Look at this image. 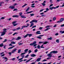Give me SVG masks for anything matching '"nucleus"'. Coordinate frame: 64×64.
I'll use <instances>...</instances> for the list:
<instances>
[{
  "label": "nucleus",
  "mask_w": 64,
  "mask_h": 64,
  "mask_svg": "<svg viewBox=\"0 0 64 64\" xmlns=\"http://www.w3.org/2000/svg\"><path fill=\"white\" fill-rule=\"evenodd\" d=\"M3 32H1L2 34L1 35V36H3L4 35H5L6 32H7V29L5 28H4L3 29Z\"/></svg>",
  "instance_id": "1"
},
{
  "label": "nucleus",
  "mask_w": 64,
  "mask_h": 64,
  "mask_svg": "<svg viewBox=\"0 0 64 64\" xmlns=\"http://www.w3.org/2000/svg\"><path fill=\"white\" fill-rule=\"evenodd\" d=\"M36 43V41H34V42L33 43L31 44H30V45L31 46H33V45L34 47H35V46H36L37 44H35Z\"/></svg>",
  "instance_id": "2"
},
{
  "label": "nucleus",
  "mask_w": 64,
  "mask_h": 64,
  "mask_svg": "<svg viewBox=\"0 0 64 64\" xmlns=\"http://www.w3.org/2000/svg\"><path fill=\"white\" fill-rule=\"evenodd\" d=\"M52 55H53V54L52 53H50V54H48L47 56H48V57H51L52 56Z\"/></svg>",
  "instance_id": "3"
},
{
  "label": "nucleus",
  "mask_w": 64,
  "mask_h": 64,
  "mask_svg": "<svg viewBox=\"0 0 64 64\" xmlns=\"http://www.w3.org/2000/svg\"><path fill=\"white\" fill-rule=\"evenodd\" d=\"M37 20H33L31 22H30V23H32L35 22V23H37Z\"/></svg>",
  "instance_id": "4"
},
{
  "label": "nucleus",
  "mask_w": 64,
  "mask_h": 64,
  "mask_svg": "<svg viewBox=\"0 0 64 64\" xmlns=\"http://www.w3.org/2000/svg\"><path fill=\"white\" fill-rule=\"evenodd\" d=\"M44 43V44H46L47 43H48V42H39V44H41V43Z\"/></svg>",
  "instance_id": "5"
},
{
  "label": "nucleus",
  "mask_w": 64,
  "mask_h": 64,
  "mask_svg": "<svg viewBox=\"0 0 64 64\" xmlns=\"http://www.w3.org/2000/svg\"><path fill=\"white\" fill-rule=\"evenodd\" d=\"M16 23V21H14L13 22L12 24L13 25H14V26H16V25L18 24H15V23Z\"/></svg>",
  "instance_id": "6"
},
{
  "label": "nucleus",
  "mask_w": 64,
  "mask_h": 64,
  "mask_svg": "<svg viewBox=\"0 0 64 64\" xmlns=\"http://www.w3.org/2000/svg\"><path fill=\"white\" fill-rule=\"evenodd\" d=\"M58 52V51H53L50 52V53H53L54 54H56V53H57Z\"/></svg>",
  "instance_id": "7"
},
{
  "label": "nucleus",
  "mask_w": 64,
  "mask_h": 64,
  "mask_svg": "<svg viewBox=\"0 0 64 64\" xmlns=\"http://www.w3.org/2000/svg\"><path fill=\"white\" fill-rule=\"evenodd\" d=\"M17 50L16 48H15L14 49V50L12 51V53H14L15 52H16V51H17Z\"/></svg>",
  "instance_id": "8"
},
{
  "label": "nucleus",
  "mask_w": 64,
  "mask_h": 64,
  "mask_svg": "<svg viewBox=\"0 0 64 64\" xmlns=\"http://www.w3.org/2000/svg\"><path fill=\"white\" fill-rule=\"evenodd\" d=\"M41 58H39L36 60V61L37 62H39L41 60Z\"/></svg>",
  "instance_id": "9"
},
{
  "label": "nucleus",
  "mask_w": 64,
  "mask_h": 64,
  "mask_svg": "<svg viewBox=\"0 0 64 64\" xmlns=\"http://www.w3.org/2000/svg\"><path fill=\"white\" fill-rule=\"evenodd\" d=\"M21 39V38L20 36H18V37L17 38H16V40H20V39Z\"/></svg>",
  "instance_id": "10"
},
{
  "label": "nucleus",
  "mask_w": 64,
  "mask_h": 64,
  "mask_svg": "<svg viewBox=\"0 0 64 64\" xmlns=\"http://www.w3.org/2000/svg\"><path fill=\"white\" fill-rule=\"evenodd\" d=\"M59 7V6H56V7H50L49 8H58V7Z\"/></svg>",
  "instance_id": "11"
},
{
  "label": "nucleus",
  "mask_w": 64,
  "mask_h": 64,
  "mask_svg": "<svg viewBox=\"0 0 64 64\" xmlns=\"http://www.w3.org/2000/svg\"><path fill=\"white\" fill-rule=\"evenodd\" d=\"M22 28L20 29H21V30L22 29H23L24 28V27H27V26H26L25 25L22 26Z\"/></svg>",
  "instance_id": "12"
},
{
  "label": "nucleus",
  "mask_w": 64,
  "mask_h": 64,
  "mask_svg": "<svg viewBox=\"0 0 64 64\" xmlns=\"http://www.w3.org/2000/svg\"><path fill=\"white\" fill-rule=\"evenodd\" d=\"M12 17H17V18H18L19 17V16L18 15H14L12 16Z\"/></svg>",
  "instance_id": "13"
},
{
  "label": "nucleus",
  "mask_w": 64,
  "mask_h": 64,
  "mask_svg": "<svg viewBox=\"0 0 64 64\" xmlns=\"http://www.w3.org/2000/svg\"><path fill=\"white\" fill-rule=\"evenodd\" d=\"M31 56L32 57H35L36 55L34 54H32L31 55Z\"/></svg>",
  "instance_id": "14"
},
{
  "label": "nucleus",
  "mask_w": 64,
  "mask_h": 64,
  "mask_svg": "<svg viewBox=\"0 0 64 64\" xmlns=\"http://www.w3.org/2000/svg\"><path fill=\"white\" fill-rule=\"evenodd\" d=\"M40 32V31H37L36 32V33L37 34H41V33Z\"/></svg>",
  "instance_id": "15"
},
{
  "label": "nucleus",
  "mask_w": 64,
  "mask_h": 64,
  "mask_svg": "<svg viewBox=\"0 0 64 64\" xmlns=\"http://www.w3.org/2000/svg\"><path fill=\"white\" fill-rule=\"evenodd\" d=\"M34 5H35L34 3V4H32L31 5L32 6H31V7H32V8H34V7H35V6H34Z\"/></svg>",
  "instance_id": "16"
},
{
  "label": "nucleus",
  "mask_w": 64,
  "mask_h": 64,
  "mask_svg": "<svg viewBox=\"0 0 64 64\" xmlns=\"http://www.w3.org/2000/svg\"><path fill=\"white\" fill-rule=\"evenodd\" d=\"M64 20V18H61L60 20V22H62V21H63Z\"/></svg>",
  "instance_id": "17"
},
{
  "label": "nucleus",
  "mask_w": 64,
  "mask_h": 64,
  "mask_svg": "<svg viewBox=\"0 0 64 64\" xmlns=\"http://www.w3.org/2000/svg\"><path fill=\"white\" fill-rule=\"evenodd\" d=\"M15 8V6H12L9 7V8Z\"/></svg>",
  "instance_id": "18"
},
{
  "label": "nucleus",
  "mask_w": 64,
  "mask_h": 64,
  "mask_svg": "<svg viewBox=\"0 0 64 64\" xmlns=\"http://www.w3.org/2000/svg\"><path fill=\"white\" fill-rule=\"evenodd\" d=\"M15 46H12L11 47H10L8 48V49H12V48H14V47H15Z\"/></svg>",
  "instance_id": "19"
},
{
  "label": "nucleus",
  "mask_w": 64,
  "mask_h": 64,
  "mask_svg": "<svg viewBox=\"0 0 64 64\" xmlns=\"http://www.w3.org/2000/svg\"><path fill=\"white\" fill-rule=\"evenodd\" d=\"M21 17L22 18H26V17L25 16H22Z\"/></svg>",
  "instance_id": "20"
},
{
  "label": "nucleus",
  "mask_w": 64,
  "mask_h": 64,
  "mask_svg": "<svg viewBox=\"0 0 64 64\" xmlns=\"http://www.w3.org/2000/svg\"><path fill=\"white\" fill-rule=\"evenodd\" d=\"M37 48H38V49H40V45L38 44L37 46Z\"/></svg>",
  "instance_id": "21"
},
{
  "label": "nucleus",
  "mask_w": 64,
  "mask_h": 64,
  "mask_svg": "<svg viewBox=\"0 0 64 64\" xmlns=\"http://www.w3.org/2000/svg\"><path fill=\"white\" fill-rule=\"evenodd\" d=\"M56 42L58 43H59V40L57 39L56 40Z\"/></svg>",
  "instance_id": "22"
},
{
  "label": "nucleus",
  "mask_w": 64,
  "mask_h": 64,
  "mask_svg": "<svg viewBox=\"0 0 64 64\" xmlns=\"http://www.w3.org/2000/svg\"><path fill=\"white\" fill-rule=\"evenodd\" d=\"M47 39L48 40H52V37H50V38H48Z\"/></svg>",
  "instance_id": "23"
},
{
  "label": "nucleus",
  "mask_w": 64,
  "mask_h": 64,
  "mask_svg": "<svg viewBox=\"0 0 64 64\" xmlns=\"http://www.w3.org/2000/svg\"><path fill=\"white\" fill-rule=\"evenodd\" d=\"M52 26L48 25L46 26V28H49V27H51Z\"/></svg>",
  "instance_id": "24"
},
{
  "label": "nucleus",
  "mask_w": 64,
  "mask_h": 64,
  "mask_svg": "<svg viewBox=\"0 0 64 64\" xmlns=\"http://www.w3.org/2000/svg\"><path fill=\"white\" fill-rule=\"evenodd\" d=\"M46 11H44V12L45 13V12H46L47 11H48V10H49L50 9H48V8H46Z\"/></svg>",
  "instance_id": "25"
},
{
  "label": "nucleus",
  "mask_w": 64,
  "mask_h": 64,
  "mask_svg": "<svg viewBox=\"0 0 64 64\" xmlns=\"http://www.w3.org/2000/svg\"><path fill=\"white\" fill-rule=\"evenodd\" d=\"M3 44L2 43L0 44V47H3Z\"/></svg>",
  "instance_id": "26"
},
{
  "label": "nucleus",
  "mask_w": 64,
  "mask_h": 64,
  "mask_svg": "<svg viewBox=\"0 0 64 64\" xmlns=\"http://www.w3.org/2000/svg\"><path fill=\"white\" fill-rule=\"evenodd\" d=\"M18 44L19 45H22V44H23V43H21L20 42H18Z\"/></svg>",
  "instance_id": "27"
},
{
  "label": "nucleus",
  "mask_w": 64,
  "mask_h": 64,
  "mask_svg": "<svg viewBox=\"0 0 64 64\" xmlns=\"http://www.w3.org/2000/svg\"><path fill=\"white\" fill-rule=\"evenodd\" d=\"M28 36H29V37H30L31 36H32V34H28Z\"/></svg>",
  "instance_id": "28"
},
{
  "label": "nucleus",
  "mask_w": 64,
  "mask_h": 64,
  "mask_svg": "<svg viewBox=\"0 0 64 64\" xmlns=\"http://www.w3.org/2000/svg\"><path fill=\"white\" fill-rule=\"evenodd\" d=\"M49 29H50V28H47L44 31H47L48 30H49Z\"/></svg>",
  "instance_id": "29"
},
{
  "label": "nucleus",
  "mask_w": 64,
  "mask_h": 64,
  "mask_svg": "<svg viewBox=\"0 0 64 64\" xmlns=\"http://www.w3.org/2000/svg\"><path fill=\"white\" fill-rule=\"evenodd\" d=\"M11 43L12 44H15L16 43L14 42H12Z\"/></svg>",
  "instance_id": "30"
},
{
  "label": "nucleus",
  "mask_w": 64,
  "mask_h": 64,
  "mask_svg": "<svg viewBox=\"0 0 64 64\" xmlns=\"http://www.w3.org/2000/svg\"><path fill=\"white\" fill-rule=\"evenodd\" d=\"M29 56V54H28L25 56V58H28V57Z\"/></svg>",
  "instance_id": "31"
},
{
  "label": "nucleus",
  "mask_w": 64,
  "mask_h": 64,
  "mask_svg": "<svg viewBox=\"0 0 64 64\" xmlns=\"http://www.w3.org/2000/svg\"><path fill=\"white\" fill-rule=\"evenodd\" d=\"M3 59H4L5 60H7V58L6 57H2Z\"/></svg>",
  "instance_id": "32"
},
{
  "label": "nucleus",
  "mask_w": 64,
  "mask_h": 64,
  "mask_svg": "<svg viewBox=\"0 0 64 64\" xmlns=\"http://www.w3.org/2000/svg\"><path fill=\"white\" fill-rule=\"evenodd\" d=\"M56 20V18L55 17H54L53 18V21H55V20Z\"/></svg>",
  "instance_id": "33"
},
{
  "label": "nucleus",
  "mask_w": 64,
  "mask_h": 64,
  "mask_svg": "<svg viewBox=\"0 0 64 64\" xmlns=\"http://www.w3.org/2000/svg\"><path fill=\"white\" fill-rule=\"evenodd\" d=\"M26 5H27V4H25L22 7V8H23V7H24L25 6H26Z\"/></svg>",
  "instance_id": "34"
},
{
  "label": "nucleus",
  "mask_w": 64,
  "mask_h": 64,
  "mask_svg": "<svg viewBox=\"0 0 64 64\" xmlns=\"http://www.w3.org/2000/svg\"><path fill=\"white\" fill-rule=\"evenodd\" d=\"M28 36V34H26V35H25L24 37V38H26V37H27Z\"/></svg>",
  "instance_id": "35"
},
{
  "label": "nucleus",
  "mask_w": 64,
  "mask_h": 64,
  "mask_svg": "<svg viewBox=\"0 0 64 64\" xmlns=\"http://www.w3.org/2000/svg\"><path fill=\"white\" fill-rule=\"evenodd\" d=\"M32 11H30V12H27L26 13V14H29V13H32Z\"/></svg>",
  "instance_id": "36"
},
{
  "label": "nucleus",
  "mask_w": 64,
  "mask_h": 64,
  "mask_svg": "<svg viewBox=\"0 0 64 64\" xmlns=\"http://www.w3.org/2000/svg\"><path fill=\"white\" fill-rule=\"evenodd\" d=\"M42 5L43 6H45L46 5V4H45L42 3Z\"/></svg>",
  "instance_id": "37"
},
{
  "label": "nucleus",
  "mask_w": 64,
  "mask_h": 64,
  "mask_svg": "<svg viewBox=\"0 0 64 64\" xmlns=\"http://www.w3.org/2000/svg\"><path fill=\"white\" fill-rule=\"evenodd\" d=\"M28 51V49H26L24 50V52H25L26 53V52H27Z\"/></svg>",
  "instance_id": "38"
},
{
  "label": "nucleus",
  "mask_w": 64,
  "mask_h": 64,
  "mask_svg": "<svg viewBox=\"0 0 64 64\" xmlns=\"http://www.w3.org/2000/svg\"><path fill=\"white\" fill-rule=\"evenodd\" d=\"M37 38H38L39 39H41L42 38L40 36H38L37 37Z\"/></svg>",
  "instance_id": "39"
},
{
  "label": "nucleus",
  "mask_w": 64,
  "mask_h": 64,
  "mask_svg": "<svg viewBox=\"0 0 64 64\" xmlns=\"http://www.w3.org/2000/svg\"><path fill=\"white\" fill-rule=\"evenodd\" d=\"M33 25H34V24L32 23L31 24V25L30 26V27H31L32 26H33Z\"/></svg>",
  "instance_id": "40"
},
{
  "label": "nucleus",
  "mask_w": 64,
  "mask_h": 64,
  "mask_svg": "<svg viewBox=\"0 0 64 64\" xmlns=\"http://www.w3.org/2000/svg\"><path fill=\"white\" fill-rule=\"evenodd\" d=\"M26 52H24L23 53H22L21 55H24V54H26Z\"/></svg>",
  "instance_id": "41"
},
{
  "label": "nucleus",
  "mask_w": 64,
  "mask_h": 64,
  "mask_svg": "<svg viewBox=\"0 0 64 64\" xmlns=\"http://www.w3.org/2000/svg\"><path fill=\"white\" fill-rule=\"evenodd\" d=\"M22 14H23V13H22V12L20 13H19L20 16H22L21 15H22Z\"/></svg>",
  "instance_id": "42"
},
{
  "label": "nucleus",
  "mask_w": 64,
  "mask_h": 64,
  "mask_svg": "<svg viewBox=\"0 0 64 64\" xmlns=\"http://www.w3.org/2000/svg\"><path fill=\"white\" fill-rule=\"evenodd\" d=\"M5 17H2L1 18H0V19H1L3 20V19H5Z\"/></svg>",
  "instance_id": "43"
},
{
  "label": "nucleus",
  "mask_w": 64,
  "mask_h": 64,
  "mask_svg": "<svg viewBox=\"0 0 64 64\" xmlns=\"http://www.w3.org/2000/svg\"><path fill=\"white\" fill-rule=\"evenodd\" d=\"M37 51H38V50H37V49H36L34 50V52L35 53L37 52Z\"/></svg>",
  "instance_id": "44"
},
{
  "label": "nucleus",
  "mask_w": 64,
  "mask_h": 64,
  "mask_svg": "<svg viewBox=\"0 0 64 64\" xmlns=\"http://www.w3.org/2000/svg\"><path fill=\"white\" fill-rule=\"evenodd\" d=\"M16 59V58H14L12 59V60H13V61H14V60H15Z\"/></svg>",
  "instance_id": "45"
},
{
  "label": "nucleus",
  "mask_w": 64,
  "mask_h": 64,
  "mask_svg": "<svg viewBox=\"0 0 64 64\" xmlns=\"http://www.w3.org/2000/svg\"><path fill=\"white\" fill-rule=\"evenodd\" d=\"M43 10H44V9L40 10V12H42Z\"/></svg>",
  "instance_id": "46"
},
{
  "label": "nucleus",
  "mask_w": 64,
  "mask_h": 64,
  "mask_svg": "<svg viewBox=\"0 0 64 64\" xmlns=\"http://www.w3.org/2000/svg\"><path fill=\"white\" fill-rule=\"evenodd\" d=\"M18 33L17 32H15L14 34H13V36H14L15 35V34H17Z\"/></svg>",
  "instance_id": "47"
},
{
  "label": "nucleus",
  "mask_w": 64,
  "mask_h": 64,
  "mask_svg": "<svg viewBox=\"0 0 64 64\" xmlns=\"http://www.w3.org/2000/svg\"><path fill=\"white\" fill-rule=\"evenodd\" d=\"M31 52H32V51L31 50H30L28 51V54H30V53Z\"/></svg>",
  "instance_id": "48"
},
{
  "label": "nucleus",
  "mask_w": 64,
  "mask_h": 64,
  "mask_svg": "<svg viewBox=\"0 0 64 64\" xmlns=\"http://www.w3.org/2000/svg\"><path fill=\"white\" fill-rule=\"evenodd\" d=\"M43 46V45H42L40 47V48H44V47Z\"/></svg>",
  "instance_id": "49"
},
{
  "label": "nucleus",
  "mask_w": 64,
  "mask_h": 64,
  "mask_svg": "<svg viewBox=\"0 0 64 64\" xmlns=\"http://www.w3.org/2000/svg\"><path fill=\"white\" fill-rule=\"evenodd\" d=\"M16 38H12V40H16Z\"/></svg>",
  "instance_id": "50"
},
{
  "label": "nucleus",
  "mask_w": 64,
  "mask_h": 64,
  "mask_svg": "<svg viewBox=\"0 0 64 64\" xmlns=\"http://www.w3.org/2000/svg\"><path fill=\"white\" fill-rule=\"evenodd\" d=\"M36 27V26H33L32 27V28H35Z\"/></svg>",
  "instance_id": "51"
},
{
  "label": "nucleus",
  "mask_w": 64,
  "mask_h": 64,
  "mask_svg": "<svg viewBox=\"0 0 64 64\" xmlns=\"http://www.w3.org/2000/svg\"><path fill=\"white\" fill-rule=\"evenodd\" d=\"M51 59V58L50 57V58H47V59H48V60H49V59Z\"/></svg>",
  "instance_id": "52"
},
{
  "label": "nucleus",
  "mask_w": 64,
  "mask_h": 64,
  "mask_svg": "<svg viewBox=\"0 0 64 64\" xmlns=\"http://www.w3.org/2000/svg\"><path fill=\"white\" fill-rule=\"evenodd\" d=\"M23 59V58H20L19 59L18 61H20V60H22Z\"/></svg>",
  "instance_id": "53"
},
{
  "label": "nucleus",
  "mask_w": 64,
  "mask_h": 64,
  "mask_svg": "<svg viewBox=\"0 0 64 64\" xmlns=\"http://www.w3.org/2000/svg\"><path fill=\"white\" fill-rule=\"evenodd\" d=\"M21 50L20 49L19 50H18V53H19L20 52H21Z\"/></svg>",
  "instance_id": "54"
},
{
  "label": "nucleus",
  "mask_w": 64,
  "mask_h": 64,
  "mask_svg": "<svg viewBox=\"0 0 64 64\" xmlns=\"http://www.w3.org/2000/svg\"><path fill=\"white\" fill-rule=\"evenodd\" d=\"M29 8H27L26 10V12H27L28 11H29Z\"/></svg>",
  "instance_id": "55"
},
{
  "label": "nucleus",
  "mask_w": 64,
  "mask_h": 64,
  "mask_svg": "<svg viewBox=\"0 0 64 64\" xmlns=\"http://www.w3.org/2000/svg\"><path fill=\"white\" fill-rule=\"evenodd\" d=\"M21 57H22V59H23V58H24V55H22L21 56Z\"/></svg>",
  "instance_id": "56"
},
{
  "label": "nucleus",
  "mask_w": 64,
  "mask_h": 64,
  "mask_svg": "<svg viewBox=\"0 0 64 64\" xmlns=\"http://www.w3.org/2000/svg\"><path fill=\"white\" fill-rule=\"evenodd\" d=\"M11 19H12V18H10L8 19V21H10V20H11Z\"/></svg>",
  "instance_id": "57"
},
{
  "label": "nucleus",
  "mask_w": 64,
  "mask_h": 64,
  "mask_svg": "<svg viewBox=\"0 0 64 64\" xmlns=\"http://www.w3.org/2000/svg\"><path fill=\"white\" fill-rule=\"evenodd\" d=\"M58 33H56L55 34V35L57 36L58 35Z\"/></svg>",
  "instance_id": "58"
},
{
  "label": "nucleus",
  "mask_w": 64,
  "mask_h": 64,
  "mask_svg": "<svg viewBox=\"0 0 64 64\" xmlns=\"http://www.w3.org/2000/svg\"><path fill=\"white\" fill-rule=\"evenodd\" d=\"M20 29V27H19L18 28L16 29V30H19V29Z\"/></svg>",
  "instance_id": "59"
},
{
  "label": "nucleus",
  "mask_w": 64,
  "mask_h": 64,
  "mask_svg": "<svg viewBox=\"0 0 64 64\" xmlns=\"http://www.w3.org/2000/svg\"><path fill=\"white\" fill-rule=\"evenodd\" d=\"M7 41V40L5 39L4 40V41L3 42H6Z\"/></svg>",
  "instance_id": "60"
},
{
  "label": "nucleus",
  "mask_w": 64,
  "mask_h": 64,
  "mask_svg": "<svg viewBox=\"0 0 64 64\" xmlns=\"http://www.w3.org/2000/svg\"><path fill=\"white\" fill-rule=\"evenodd\" d=\"M61 27H64V24H62L60 26Z\"/></svg>",
  "instance_id": "61"
},
{
  "label": "nucleus",
  "mask_w": 64,
  "mask_h": 64,
  "mask_svg": "<svg viewBox=\"0 0 64 64\" xmlns=\"http://www.w3.org/2000/svg\"><path fill=\"white\" fill-rule=\"evenodd\" d=\"M30 15H31L30 16H34V14H30Z\"/></svg>",
  "instance_id": "62"
},
{
  "label": "nucleus",
  "mask_w": 64,
  "mask_h": 64,
  "mask_svg": "<svg viewBox=\"0 0 64 64\" xmlns=\"http://www.w3.org/2000/svg\"><path fill=\"white\" fill-rule=\"evenodd\" d=\"M17 9L16 8L14 10V11H17Z\"/></svg>",
  "instance_id": "63"
},
{
  "label": "nucleus",
  "mask_w": 64,
  "mask_h": 64,
  "mask_svg": "<svg viewBox=\"0 0 64 64\" xmlns=\"http://www.w3.org/2000/svg\"><path fill=\"white\" fill-rule=\"evenodd\" d=\"M57 26V25L56 24H55L54 26V27H56Z\"/></svg>",
  "instance_id": "64"
}]
</instances>
